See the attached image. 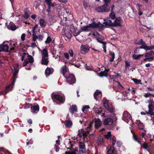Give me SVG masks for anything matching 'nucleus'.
Wrapping results in <instances>:
<instances>
[{"instance_id":"obj_62","label":"nucleus","mask_w":154,"mask_h":154,"mask_svg":"<svg viewBox=\"0 0 154 154\" xmlns=\"http://www.w3.org/2000/svg\"><path fill=\"white\" fill-rule=\"evenodd\" d=\"M11 45L12 46V48H10V51H12V52H15V49L13 46L11 44Z\"/></svg>"},{"instance_id":"obj_64","label":"nucleus","mask_w":154,"mask_h":154,"mask_svg":"<svg viewBox=\"0 0 154 154\" xmlns=\"http://www.w3.org/2000/svg\"><path fill=\"white\" fill-rule=\"evenodd\" d=\"M103 45V51H104L105 53H106V43H105Z\"/></svg>"},{"instance_id":"obj_42","label":"nucleus","mask_w":154,"mask_h":154,"mask_svg":"<svg viewBox=\"0 0 154 154\" xmlns=\"http://www.w3.org/2000/svg\"><path fill=\"white\" fill-rule=\"evenodd\" d=\"M154 49V44L150 46H147L146 45V51L149 50H151Z\"/></svg>"},{"instance_id":"obj_37","label":"nucleus","mask_w":154,"mask_h":154,"mask_svg":"<svg viewBox=\"0 0 154 154\" xmlns=\"http://www.w3.org/2000/svg\"><path fill=\"white\" fill-rule=\"evenodd\" d=\"M99 75L101 77L103 76L107 77V73H106V72H105V71H101L98 73Z\"/></svg>"},{"instance_id":"obj_12","label":"nucleus","mask_w":154,"mask_h":154,"mask_svg":"<svg viewBox=\"0 0 154 154\" xmlns=\"http://www.w3.org/2000/svg\"><path fill=\"white\" fill-rule=\"evenodd\" d=\"M5 42H4L2 44L0 45V49L2 50V51H4L6 52H8L9 46L7 45L4 44Z\"/></svg>"},{"instance_id":"obj_26","label":"nucleus","mask_w":154,"mask_h":154,"mask_svg":"<svg viewBox=\"0 0 154 154\" xmlns=\"http://www.w3.org/2000/svg\"><path fill=\"white\" fill-rule=\"evenodd\" d=\"M115 148L113 146H110L107 151V154H115Z\"/></svg>"},{"instance_id":"obj_17","label":"nucleus","mask_w":154,"mask_h":154,"mask_svg":"<svg viewBox=\"0 0 154 154\" xmlns=\"http://www.w3.org/2000/svg\"><path fill=\"white\" fill-rule=\"evenodd\" d=\"M79 151L81 153H84L85 152V145L81 143L79 145Z\"/></svg>"},{"instance_id":"obj_20","label":"nucleus","mask_w":154,"mask_h":154,"mask_svg":"<svg viewBox=\"0 0 154 154\" xmlns=\"http://www.w3.org/2000/svg\"><path fill=\"white\" fill-rule=\"evenodd\" d=\"M65 126L66 128H69L72 125V122L69 120H66L64 122Z\"/></svg>"},{"instance_id":"obj_43","label":"nucleus","mask_w":154,"mask_h":154,"mask_svg":"<svg viewBox=\"0 0 154 154\" xmlns=\"http://www.w3.org/2000/svg\"><path fill=\"white\" fill-rule=\"evenodd\" d=\"M52 41V39L51 37L49 36H48L46 39V40L45 42L46 44H48L51 42Z\"/></svg>"},{"instance_id":"obj_23","label":"nucleus","mask_w":154,"mask_h":154,"mask_svg":"<svg viewBox=\"0 0 154 154\" xmlns=\"http://www.w3.org/2000/svg\"><path fill=\"white\" fill-rule=\"evenodd\" d=\"M144 56L146 57H149L151 56H154V52L153 51H151L149 52H146Z\"/></svg>"},{"instance_id":"obj_60","label":"nucleus","mask_w":154,"mask_h":154,"mask_svg":"<svg viewBox=\"0 0 154 154\" xmlns=\"http://www.w3.org/2000/svg\"><path fill=\"white\" fill-rule=\"evenodd\" d=\"M25 34L24 33H23L22 34L21 36V40L22 41H24L25 40Z\"/></svg>"},{"instance_id":"obj_7","label":"nucleus","mask_w":154,"mask_h":154,"mask_svg":"<svg viewBox=\"0 0 154 154\" xmlns=\"http://www.w3.org/2000/svg\"><path fill=\"white\" fill-rule=\"evenodd\" d=\"M89 134V132L88 131H85L83 129L79 131L78 135L79 137L81 138L83 136L84 138L87 137Z\"/></svg>"},{"instance_id":"obj_21","label":"nucleus","mask_w":154,"mask_h":154,"mask_svg":"<svg viewBox=\"0 0 154 154\" xmlns=\"http://www.w3.org/2000/svg\"><path fill=\"white\" fill-rule=\"evenodd\" d=\"M103 139L101 136L98 137L97 140V143L98 146H100L103 145Z\"/></svg>"},{"instance_id":"obj_25","label":"nucleus","mask_w":154,"mask_h":154,"mask_svg":"<svg viewBox=\"0 0 154 154\" xmlns=\"http://www.w3.org/2000/svg\"><path fill=\"white\" fill-rule=\"evenodd\" d=\"M66 66L65 65L63 66L62 69V72L63 75L65 77L66 76V73L67 72V71L66 69Z\"/></svg>"},{"instance_id":"obj_1","label":"nucleus","mask_w":154,"mask_h":154,"mask_svg":"<svg viewBox=\"0 0 154 154\" xmlns=\"http://www.w3.org/2000/svg\"><path fill=\"white\" fill-rule=\"evenodd\" d=\"M18 72V70H16L13 73V75L11 78L13 80L11 84L7 86L6 88L5 89V91L6 93H8L10 91H11L16 81V80L18 77L17 75V74Z\"/></svg>"},{"instance_id":"obj_44","label":"nucleus","mask_w":154,"mask_h":154,"mask_svg":"<svg viewBox=\"0 0 154 154\" xmlns=\"http://www.w3.org/2000/svg\"><path fill=\"white\" fill-rule=\"evenodd\" d=\"M111 132L110 131H109L107 133L106 135H105V138L106 139H109V138H111Z\"/></svg>"},{"instance_id":"obj_57","label":"nucleus","mask_w":154,"mask_h":154,"mask_svg":"<svg viewBox=\"0 0 154 154\" xmlns=\"http://www.w3.org/2000/svg\"><path fill=\"white\" fill-rule=\"evenodd\" d=\"M103 105L104 107L106 109H108L109 106L108 104L107 103H106V102H104L103 103Z\"/></svg>"},{"instance_id":"obj_36","label":"nucleus","mask_w":154,"mask_h":154,"mask_svg":"<svg viewBox=\"0 0 154 154\" xmlns=\"http://www.w3.org/2000/svg\"><path fill=\"white\" fill-rule=\"evenodd\" d=\"M110 141L112 142V146H113L115 144L116 141V138L115 137L113 136L112 138H110Z\"/></svg>"},{"instance_id":"obj_8","label":"nucleus","mask_w":154,"mask_h":154,"mask_svg":"<svg viewBox=\"0 0 154 154\" xmlns=\"http://www.w3.org/2000/svg\"><path fill=\"white\" fill-rule=\"evenodd\" d=\"M131 119L130 114L127 111H125L123 114L122 119L125 121L127 122L128 120Z\"/></svg>"},{"instance_id":"obj_16","label":"nucleus","mask_w":154,"mask_h":154,"mask_svg":"<svg viewBox=\"0 0 154 154\" xmlns=\"http://www.w3.org/2000/svg\"><path fill=\"white\" fill-rule=\"evenodd\" d=\"M94 125L95 128L97 129L100 127L102 125V122L99 119H95Z\"/></svg>"},{"instance_id":"obj_10","label":"nucleus","mask_w":154,"mask_h":154,"mask_svg":"<svg viewBox=\"0 0 154 154\" xmlns=\"http://www.w3.org/2000/svg\"><path fill=\"white\" fill-rule=\"evenodd\" d=\"M81 53L85 54L89 51V47L87 45H82L81 46Z\"/></svg>"},{"instance_id":"obj_18","label":"nucleus","mask_w":154,"mask_h":154,"mask_svg":"<svg viewBox=\"0 0 154 154\" xmlns=\"http://www.w3.org/2000/svg\"><path fill=\"white\" fill-rule=\"evenodd\" d=\"M136 124L138 125V128L141 130L143 129L144 128V125L140 120H137Z\"/></svg>"},{"instance_id":"obj_14","label":"nucleus","mask_w":154,"mask_h":154,"mask_svg":"<svg viewBox=\"0 0 154 154\" xmlns=\"http://www.w3.org/2000/svg\"><path fill=\"white\" fill-rule=\"evenodd\" d=\"M92 24L93 28H99V29H101L103 26V25L100 22H99L98 23H97L95 21H93L92 22Z\"/></svg>"},{"instance_id":"obj_63","label":"nucleus","mask_w":154,"mask_h":154,"mask_svg":"<svg viewBox=\"0 0 154 154\" xmlns=\"http://www.w3.org/2000/svg\"><path fill=\"white\" fill-rule=\"evenodd\" d=\"M48 7H54L55 6V5H54V3H53L52 2H51L49 4H48V5H47Z\"/></svg>"},{"instance_id":"obj_40","label":"nucleus","mask_w":154,"mask_h":154,"mask_svg":"<svg viewBox=\"0 0 154 154\" xmlns=\"http://www.w3.org/2000/svg\"><path fill=\"white\" fill-rule=\"evenodd\" d=\"M36 33H33L32 34V40L34 42H35L36 40L38 38V36L36 35Z\"/></svg>"},{"instance_id":"obj_9","label":"nucleus","mask_w":154,"mask_h":154,"mask_svg":"<svg viewBox=\"0 0 154 154\" xmlns=\"http://www.w3.org/2000/svg\"><path fill=\"white\" fill-rule=\"evenodd\" d=\"M113 23V27L121 26H122V18L121 17H116Z\"/></svg>"},{"instance_id":"obj_31","label":"nucleus","mask_w":154,"mask_h":154,"mask_svg":"<svg viewBox=\"0 0 154 154\" xmlns=\"http://www.w3.org/2000/svg\"><path fill=\"white\" fill-rule=\"evenodd\" d=\"M27 57L28 58L27 59L28 60V62L31 63H33L34 62V58L33 57L30 55L27 56Z\"/></svg>"},{"instance_id":"obj_35","label":"nucleus","mask_w":154,"mask_h":154,"mask_svg":"<svg viewBox=\"0 0 154 154\" xmlns=\"http://www.w3.org/2000/svg\"><path fill=\"white\" fill-rule=\"evenodd\" d=\"M133 137L134 139L136 142L141 144L140 141L139 140V138L137 137V136L134 133L133 134Z\"/></svg>"},{"instance_id":"obj_19","label":"nucleus","mask_w":154,"mask_h":154,"mask_svg":"<svg viewBox=\"0 0 154 154\" xmlns=\"http://www.w3.org/2000/svg\"><path fill=\"white\" fill-rule=\"evenodd\" d=\"M45 57L44 56H42V59L41 60V64L42 65H47L49 63V61L48 59Z\"/></svg>"},{"instance_id":"obj_48","label":"nucleus","mask_w":154,"mask_h":154,"mask_svg":"<svg viewBox=\"0 0 154 154\" xmlns=\"http://www.w3.org/2000/svg\"><path fill=\"white\" fill-rule=\"evenodd\" d=\"M132 80L135 83L137 84H139L140 82V80H138L135 78L132 79Z\"/></svg>"},{"instance_id":"obj_29","label":"nucleus","mask_w":154,"mask_h":154,"mask_svg":"<svg viewBox=\"0 0 154 154\" xmlns=\"http://www.w3.org/2000/svg\"><path fill=\"white\" fill-rule=\"evenodd\" d=\"M143 54L138 55L134 54L132 55V57L134 60H137L139 59L141 57L143 56Z\"/></svg>"},{"instance_id":"obj_54","label":"nucleus","mask_w":154,"mask_h":154,"mask_svg":"<svg viewBox=\"0 0 154 154\" xmlns=\"http://www.w3.org/2000/svg\"><path fill=\"white\" fill-rule=\"evenodd\" d=\"M68 140H69L68 143L67 145V146H68L69 147H72L73 145L72 144L70 140V139H69Z\"/></svg>"},{"instance_id":"obj_2","label":"nucleus","mask_w":154,"mask_h":154,"mask_svg":"<svg viewBox=\"0 0 154 154\" xmlns=\"http://www.w3.org/2000/svg\"><path fill=\"white\" fill-rule=\"evenodd\" d=\"M51 97L54 101V100H56L61 103H63L65 100V97L64 94L60 95L53 93L51 94Z\"/></svg>"},{"instance_id":"obj_38","label":"nucleus","mask_w":154,"mask_h":154,"mask_svg":"<svg viewBox=\"0 0 154 154\" xmlns=\"http://www.w3.org/2000/svg\"><path fill=\"white\" fill-rule=\"evenodd\" d=\"M109 16L112 20H114L116 18L115 14L113 12H111L110 13Z\"/></svg>"},{"instance_id":"obj_11","label":"nucleus","mask_w":154,"mask_h":154,"mask_svg":"<svg viewBox=\"0 0 154 154\" xmlns=\"http://www.w3.org/2000/svg\"><path fill=\"white\" fill-rule=\"evenodd\" d=\"M113 123V120L111 118H107L105 119L103 122V124L106 126L107 125H111Z\"/></svg>"},{"instance_id":"obj_45","label":"nucleus","mask_w":154,"mask_h":154,"mask_svg":"<svg viewBox=\"0 0 154 154\" xmlns=\"http://www.w3.org/2000/svg\"><path fill=\"white\" fill-rule=\"evenodd\" d=\"M137 44L138 45H145V44H146L145 42H144L142 39L140 40Z\"/></svg>"},{"instance_id":"obj_24","label":"nucleus","mask_w":154,"mask_h":154,"mask_svg":"<svg viewBox=\"0 0 154 154\" xmlns=\"http://www.w3.org/2000/svg\"><path fill=\"white\" fill-rule=\"evenodd\" d=\"M42 55L45 57H48V51L47 48H44L42 50Z\"/></svg>"},{"instance_id":"obj_28","label":"nucleus","mask_w":154,"mask_h":154,"mask_svg":"<svg viewBox=\"0 0 154 154\" xmlns=\"http://www.w3.org/2000/svg\"><path fill=\"white\" fill-rule=\"evenodd\" d=\"M106 26H109L113 27V23H112L111 20H108L103 23Z\"/></svg>"},{"instance_id":"obj_34","label":"nucleus","mask_w":154,"mask_h":154,"mask_svg":"<svg viewBox=\"0 0 154 154\" xmlns=\"http://www.w3.org/2000/svg\"><path fill=\"white\" fill-rule=\"evenodd\" d=\"M32 105V104L26 102L25 104L23 105V106L24 109H27L29 108L30 107L31 108Z\"/></svg>"},{"instance_id":"obj_33","label":"nucleus","mask_w":154,"mask_h":154,"mask_svg":"<svg viewBox=\"0 0 154 154\" xmlns=\"http://www.w3.org/2000/svg\"><path fill=\"white\" fill-rule=\"evenodd\" d=\"M78 148H76L75 149L72 151H66L65 154H76V152L78 151Z\"/></svg>"},{"instance_id":"obj_51","label":"nucleus","mask_w":154,"mask_h":154,"mask_svg":"<svg viewBox=\"0 0 154 154\" xmlns=\"http://www.w3.org/2000/svg\"><path fill=\"white\" fill-rule=\"evenodd\" d=\"M28 63L29 62L27 59H26L24 60L23 63V66L24 67L26 66L28 64Z\"/></svg>"},{"instance_id":"obj_32","label":"nucleus","mask_w":154,"mask_h":154,"mask_svg":"<svg viewBox=\"0 0 154 154\" xmlns=\"http://www.w3.org/2000/svg\"><path fill=\"white\" fill-rule=\"evenodd\" d=\"M51 69L49 67H47L45 70V74L48 75H50L52 73Z\"/></svg>"},{"instance_id":"obj_55","label":"nucleus","mask_w":154,"mask_h":154,"mask_svg":"<svg viewBox=\"0 0 154 154\" xmlns=\"http://www.w3.org/2000/svg\"><path fill=\"white\" fill-rule=\"evenodd\" d=\"M125 68L126 69H127V67L130 65V63L128 62V61H126L125 62Z\"/></svg>"},{"instance_id":"obj_47","label":"nucleus","mask_w":154,"mask_h":154,"mask_svg":"<svg viewBox=\"0 0 154 154\" xmlns=\"http://www.w3.org/2000/svg\"><path fill=\"white\" fill-rule=\"evenodd\" d=\"M65 36L68 38H70L71 37V33L69 32L65 33Z\"/></svg>"},{"instance_id":"obj_39","label":"nucleus","mask_w":154,"mask_h":154,"mask_svg":"<svg viewBox=\"0 0 154 154\" xmlns=\"http://www.w3.org/2000/svg\"><path fill=\"white\" fill-rule=\"evenodd\" d=\"M23 17L26 19H28L29 18V16L28 12L26 11H24V14Z\"/></svg>"},{"instance_id":"obj_49","label":"nucleus","mask_w":154,"mask_h":154,"mask_svg":"<svg viewBox=\"0 0 154 154\" xmlns=\"http://www.w3.org/2000/svg\"><path fill=\"white\" fill-rule=\"evenodd\" d=\"M141 45L140 46L139 48H138L140 49H144L146 51V44L145 45Z\"/></svg>"},{"instance_id":"obj_53","label":"nucleus","mask_w":154,"mask_h":154,"mask_svg":"<svg viewBox=\"0 0 154 154\" xmlns=\"http://www.w3.org/2000/svg\"><path fill=\"white\" fill-rule=\"evenodd\" d=\"M106 109L108 110L110 112L112 113L113 112L114 109L112 107L109 106L108 109Z\"/></svg>"},{"instance_id":"obj_13","label":"nucleus","mask_w":154,"mask_h":154,"mask_svg":"<svg viewBox=\"0 0 154 154\" xmlns=\"http://www.w3.org/2000/svg\"><path fill=\"white\" fill-rule=\"evenodd\" d=\"M7 28L9 29L14 31L17 29V27L13 23L11 22L7 26Z\"/></svg>"},{"instance_id":"obj_30","label":"nucleus","mask_w":154,"mask_h":154,"mask_svg":"<svg viewBox=\"0 0 154 154\" xmlns=\"http://www.w3.org/2000/svg\"><path fill=\"white\" fill-rule=\"evenodd\" d=\"M101 94V91H99L98 90H96L94 94V99H96V100H97V96L99 94Z\"/></svg>"},{"instance_id":"obj_41","label":"nucleus","mask_w":154,"mask_h":154,"mask_svg":"<svg viewBox=\"0 0 154 154\" xmlns=\"http://www.w3.org/2000/svg\"><path fill=\"white\" fill-rule=\"evenodd\" d=\"M81 29L84 31H89L90 30V29L88 28L87 25L83 26L81 28Z\"/></svg>"},{"instance_id":"obj_56","label":"nucleus","mask_w":154,"mask_h":154,"mask_svg":"<svg viewBox=\"0 0 154 154\" xmlns=\"http://www.w3.org/2000/svg\"><path fill=\"white\" fill-rule=\"evenodd\" d=\"M90 108V107L88 105H86L85 106H84L83 107V108H82V111L84 112L85 111V110L86 109H88L89 108Z\"/></svg>"},{"instance_id":"obj_50","label":"nucleus","mask_w":154,"mask_h":154,"mask_svg":"<svg viewBox=\"0 0 154 154\" xmlns=\"http://www.w3.org/2000/svg\"><path fill=\"white\" fill-rule=\"evenodd\" d=\"M38 27V25L36 24L32 28V33H37V32L35 31V29L37 28Z\"/></svg>"},{"instance_id":"obj_58","label":"nucleus","mask_w":154,"mask_h":154,"mask_svg":"<svg viewBox=\"0 0 154 154\" xmlns=\"http://www.w3.org/2000/svg\"><path fill=\"white\" fill-rule=\"evenodd\" d=\"M64 55L65 58L68 60L69 59V54L65 52L64 53Z\"/></svg>"},{"instance_id":"obj_6","label":"nucleus","mask_w":154,"mask_h":154,"mask_svg":"<svg viewBox=\"0 0 154 154\" xmlns=\"http://www.w3.org/2000/svg\"><path fill=\"white\" fill-rule=\"evenodd\" d=\"M31 111L33 113H37L39 110V106L38 104L36 103L32 104L31 107Z\"/></svg>"},{"instance_id":"obj_61","label":"nucleus","mask_w":154,"mask_h":154,"mask_svg":"<svg viewBox=\"0 0 154 154\" xmlns=\"http://www.w3.org/2000/svg\"><path fill=\"white\" fill-rule=\"evenodd\" d=\"M54 149H55V151L56 152H58L59 150V147L57 145H54Z\"/></svg>"},{"instance_id":"obj_4","label":"nucleus","mask_w":154,"mask_h":154,"mask_svg":"<svg viewBox=\"0 0 154 154\" xmlns=\"http://www.w3.org/2000/svg\"><path fill=\"white\" fill-rule=\"evenodd\" d=\"M65 77L66 79V82L70 85L73 84L75 82L76 79L73 74H67Z\"/></svg>"},{"instance_id":"obj_5","label":"nucleus","mask_w":154,"mask_h":154,"mask_svg":"<svg viewBox=\"0 0 154 154\" xmlns=\"http://www.w3.org/2000/svg\"><path fill=\"white\" fill-rule=\"evenodd\" d=\"M96 10L99 12H107L110 10V7L108 5L104 4L102 6L96 8Z\"/></svg>"},{"instance_id":"obj_27","label":"nucleus","mask_w":154,"mask_h":154,"mask_svg":"<svg viewBox=\"0 0 154 154\" xmlns=\"http://www.w3.org/2000/svg\"><path fill=\"white\" fill-rule=\"evenodd\" d=\"M39 24L42 27H44L46 26V23L43 19L41 18L40 20Z\"/></svg>"},{"instance_id":"obj_22","label":"nucleus","mask_w":154,"mask_h":154,"mask_svg":"<svg viewBox=\"0 0 154 154\" xmlns=\"http://www.w3.org/2000/svg\"><path fill=\"white\" fill-rule=\"evenodd\" d=\"M109 53L110 55L112 57L109 59V61L110 62H113L115 58V53L113 51H109Z\"/></svg>"},{"instance_id":"obj_59","label":"nucleus","mask_w":154,"mask_h":154,"mask_svg":"<svg viewBox=\"0 0 154 154\" xmlns=\"http://www.w3.org/2000/svg\"><path fill=\"white\" fill-rule=\"evenodd\" d=\"M43 38V36L42 35H39L38 36V39L40 41H42Z\"/></svg>"},{"instance_id":"obj_15","label":"nucleus","mask_w":154,"mask_h":154,"mask_svg":"<svg viewBox=\"0 0 154 154\" xmlns=\"http://www.w3.org/2000/svg\"><path fill=\"white\" fill-rule=\"evenodd\" d=\"M69 111L72 114L77 112V106L76 105H72L69 108Z\"/></svg>"},{"instance_id":"obj_52","label":"nucleus","mask_w":154,"mask_h":154,"mask_svg":"<svg viewBox=\"0 0 154 154\" xmlns=\"http://www.w3.org/2000/svg\"><path fill=\"white\" fill-rule=\"evenodd\" d=\"M142 147L145 149H147L148 148V146L146 143L144 142L142 145Z\"/></svg>"},{"instance_id":"obj_3","label":"nucleus","mask_w":154,"mask_h":154,"mask_svg":"<svg viewBox=\"0 0 154 154\" xmlns=\"http://www.w3.org/2000/svg\"><path fill=\"white\" fill-rule=\"evenodd\" d=\"M149 103L148 111H146V113L150 116H154V101L152 99H150L148 101Z\"/></svg>"},{"instance_id":"obj_46","label":"nucleus","mask_w":154,"mask_h":154,"mask_svg":"<svg viewBox=\"0 0 154 154\" xmlns=\"http://www.w3.org/2000/svg\"><path fill=\"white\" fill-rule=\"evenodd\" d=\"M96 39H97V41L98 42L101 43V44H103V45L105 43H106V42H103L102 40V39L100 38H97Z\"/></svg>"}]
</instances>
